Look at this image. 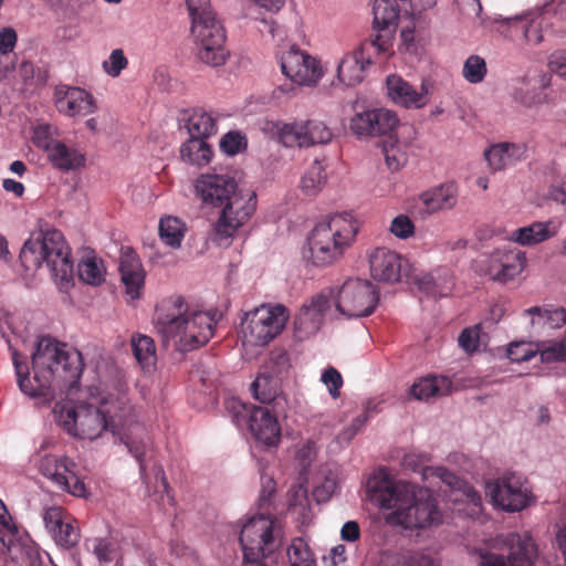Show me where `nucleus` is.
I'll use <instances>...</instances> for the list:
<instances>
[{"mask_svg": "<svg viewBox=\"0 0 566 566\" xmlns=\"http://www.w3.org/2000/svg\"><path fill=\"white\" fill-rule=\"evenodd\" d=\"M80 277L90 285H99L105 280L103 262L96 258H86L78 264Z\"/></svg>", "mask_w": 566, "mask_h": 566, "instance_id": "obj_48", "label": "nucleus"}, {"mask_svg": "<svg viewBox=\"0 0 566 566\" xmlns=\"http://www.w3.org/2000/svg\"><path fill=\"white\" fill-rule=\"evenodd\" d=\"M479 555L478 566H535L538 549L527 532L509 533L492 538L489 551Z\"/></svg>", "mask_w": 566, "mask_h": 566, "instance_id": "obj_9", "label": "nucleus"}, {"mask_svg": "<svg viewBox=\"0 0 566 566\" xmlns=\"http://www.w3.org/2000/svg\"><path fill=\"white\" fill-rule=\"evenodd\" d=\"M122 441L124 442V444L126 446L128 452L138 461L139 463V470H140V473L143 474L146 470L145 468V454H146V449H147V443L144 439L142 438H133V437H125V438H122Z\"/></svg>", "mask_w": 566, "mask_h": 566, "instance_id": "obj_62", "label": "nucleus"}, {"mask_svg": "<svg viewBox=\"0 0 566 566\" xmlns=\"http://www.w3.org/2000/svg\"><path fill=\"white\" fill-rule=\"evenodd\" d=\"M33 376L17 350L12 352L17 382L22 394L38 403L51 402L56 391L70 394L83 371L82 354L65 343L42 337L31 355Z\"/></svg>", "mask_w": 566, "mask_h": 566, "instance_id": "obj_1", "label": "nucleus"}, {"mask_svg": "<svg viewBox=\"0 0 566 566\" xmlns=\"http://www.w3.org/2000/svg\"><path fill=\"white\" fill-rule=\"evenodd\" d=\"M186 4L192 21L191 31L197 30V27L220 23L211 9L210 0H186Z\"/></svg>", "mask_w": 566, "mask_h": 566, "instance_id": "obj_46", "label": "nucleus"}, {"mask_svg": "<svg viewBox=\"0 0 566 566\" xmlns=\"http://www.w3.org/2000/svg\"><path fill=\"white\" fill-rule=\"evenodd\" d=\"M128 61L122 49H115L111 52L109 56L103 62L102 66L104 72L112 76L117 77L120 72L127 66Z\"/></svg>", "mask_w": 566, "mask_h": 566, "instance_id": "obj_59", "label": "nucleus"}, {"mask_svg": "<svg viewBox=\"0 0 566 566\" xmlns=\"http://www.w3.org/2000/svg\"><path fill=\"white\" fill-rule=\"evenodd\" d=\"M291 367L290 356L283 348H275L271 352L269 361L264 366V371H270L272 375L283 378Z\"/></svg>", "mask_w": 566, "mask_h": 566, "instance_id": "obj_54", "label": "nucleus"}, {"mask_svg": "<svg viewBox=\"0 0 566 566\" xmlns=\"http://www.w3.org/2000/svg\"><path fill=\"white\" fill-rule=\"evenodd\" d=\"M326 184L325 167L315 159L301 178L300 188L307 197L316 196Z\"/></svg>", "mask_w": 566, "mask_h": 566, "instance_id": "obj_45", "label": "nucleus"}, {"mask_svg": "<svg viewBox=\"0 0 566 566\" xmlns=\"http://www.w3.org/2000/svg\"><path fill=\"white\" fill-rule=\"evenodd\" d=\"M378 566H439V562L427 551L386 552Z\"/></svg>", "mask_w": 566, "mask_h": 566, "instance_id": "obj_32", "label": "nucleus"}, {"mask_svg": "<svg viewBox=\"0 0 566 566\" xmlns=\"http://www.w3.org/2000/svg\"><path fill=\"white\" fill-rule=\"evenodd\" d=\"M119 271L126 294L132 301L139 298L145 284V272L138 256L132 251L123 252Z\"/></svg>", "mask_w": 566, "mask_h": 566, "instance_id": "obj_26", "label": "nucleus"}, {"mask_svg": "<svg viewBox=\"0 0 566 566\" xmlns=\"http://www.w3.org/2000/svg\"><path fill=\"white\" fill-rule=\"evenodd\" d=\"M282 379L262 370L251 384L254 398L263 403L275 401L282 395Z\"/></svg>", "mask_w": 566, "mask_h": 566, "instance_id": "obj_37", "label": "nucleus"}, {"mask_svg": "<svg viewBox=\"0 0 566 566\" xmlns=\"http://www.w3.org/2000/svg\"><path fill=\"white\" fill-rule=\"evenodd\" d=\"M247 147V138L240 132L227 133L220 142L221 150L230 156L237 155L244 150Z\"/></svg>", "mask_w": 566, "mask_h": 566, "instance_id": "obj_57", "label": "nucleus"}, {"mask_svg": "<svg viewBox=\"0 0 566 566\" xmlns=\"http://www.w3.org/2000/svg\"><path fill=\"white\" fill-rule=\"evenodd\" d=\"M158 231L164 244L171 249H178L187 232V226L178 217L166 216L159 220Z\"/></svg>", "mask_w": 566, "mask_h": 566, "instance_id": "obj_40", "label": "nucleus"}, {"mask_svg": "<svg viewBox=\"0 0 566 566\" xmlns=\"http://www.w3.org/2000/svg\"><path fill=\"white\" fill-rule=\"evenodd\" d=\"M92 553L101 565L114 563L115 566H122L120 543L114 538H95L92 543Z\"/></svg>", "mask_w": 566, "mask_h": 566, "instance_id": "obj_44", "label": "nucleus"}, {"mask_svg": "<svg viewBox=\"0 0 566 566\" xmlns=\"http://www.w3.org/2000/svg\"><path fill=\"white\" fill-rule=\"evenodd\" d=\"M451 390V381L444 376H428L415 382L410 394L417 400H428L433 397L448 395Z\"/></svg>", "mask_w": 566, "mask_h": 566, "instance_id": "obj_36", "label": "nucleus"}, {"mask_svg": "<svg viewBox=\"0 0 566 566\" xmlns=\"http://www.w3.org/2000/svg\"><path fill=\"white\" fill-rule=\"evenodd\" d=\"M458 188L453 182L432 187L419 195V201L428 213L448 210L457 205Z\"/></svg>", "mask_w": 566, "mask_h": 566, "instance_id": "obj_29", "label": "nucleus"}, {"mask_svg": "<svg viewBox=\"0 0 566 566\" xmlns=\"http://www.w3.org/2000/svg\"><path fill=\"white\" fill-rule=\"evenodd\" d=\"M488 73L486 63L479 55H470L463 64L462 76L470 84L483 82Z\"/></svg>", "mask_w": 566, "mask_h": 566, "instance_id": "obj_51", "label": "nucleus"}, {"mask_svg": "<svg viewBox=\"0 0 566 566\" xmlns=\"http://www.w3.org/2000/svg\"><path fill=\"white\" fill-rule=\"evenodd\" d=\"M507 22H523L524 38L528 43L539 44L543 41V27L546 18L542 12L527 14L524 18H509Z\"/></svg>", "mask_w": 566, "mask_h": 566, "instance_id": "obj_47", "label": "nucleus"}, {"mask_svg": "<svg viewBox=\"0 0 566 566\" xmlns=\"http://www.w3.org/2000/svg\"><path fill=\"white\" fill-rule=\"evenodd\" d=\"M287 555L291 566H316L307 543L302 538H295L291 543Z\"/></svg>", "mask_w": 566, "mask_h": 566, "instance_id": "obj_50", "label": "nucleus"}, {"mask_svg": "<svg viewBox=\"0 0 566 566\" xmlns=\"http://www.w3.org/2000/svg\"><path fill=\"white\" fill-rule=\"evenodd\" d=\"M368 485L374 501L389 511L385 518L392 526L419 531L443 521V513L428 486L392 479L385 470H379Z\"/></svg>", "mask_w": 566, "mask_h": 566, "instance_id": "obj_3", "label": "nucleus"}, {"mask_svg": "<svg viewBox=\"0 0 566 566\" xmlns=\"http://www.w3.org/2000/svg\"><path fill=\"white\" fill-rule=\"evenodd\" d=\"M329 294L321 293L314 296L308 303H305L295 318V328L303 334L310 336L316 333L324 321L325 315L331 310Z\"/></svg>", "mask_w": 566, "mask_h": 566, "instance_id": "obj_23", "label": "nucleus"}, {"mask_svg": "<svg viewBox=\"0 0 566 566\" xmlns=\"http://www.w3.org/2000/svg\"><path fill=\"white\" fill-rule=\"evenodd\" d=\"M133 353L140 367L150 371L156 366V345L151 337L137 334L132 337Z\"/></svg>", "mask_w": 566, "mask_h": 566, "instance_id": "obj_42", "label": "nucleus"}, {"mask_svg": "<svg viewBox=\"0 0 566 566\" xmlns=\"http://www.w3.org/2000/svg\"><path fill=\"white\" fill-rule=\"evenodd\" d=\"M460 347L467 353H473L479 348L480 328L479 326L469 327L462 331L458 338Z\"/></svg>", "mask_w": 566, "mask_h": 566, "instance_id": "obj_63", "label": "nucleus"}, {"mask_svg": "<svg viewBox=\"0 0 566 566\" xmlns=\"http://www.w3.org/2000/svg\"><path fill=\"white\" fill-rule=\"evenodd\" d=\"M190 137L208 139L218 130L217 118L206 109L196 108L192 111L186 124Z\"/></svg>", "mask_w": 566, "mask_h": 566, "instance_id": "obj_39", "label": "nucleus"}, {"mask_svg": "<svg viewBox=\"0 0 566 566\" xmlns=\"http://www.w3.org/2000/svg\"><path fill=\"white\" fill-rule=\"evenodd\" d=\"M262 130L286 147H306L303 120L292 123L266 120L263 124Z\"/></svg>", "mask_w": 566, "mask_h": 566, "instance_id": "obj_27", "label": "nucleus"}, {"mask_svg": "<svg viewBox=\"0 0 566 566\" xmlns=\"http://www.w3.org/2000/svg\"><path fill=\"white\" fill-rule=\"evenodd\" d=\"M560 228L557 220L537 221L511 232V239L521 245H534L555 237Z\"/></svg>", "mask_w": 566, "mask_h": 566, "instance_id": "obj_30", "label": "nucleus"}, {"mask_svg": "<svg viewBox=\"0 0 566 566\" xmlns=\"http://www.w3.org/2000/svg\"><path fill=\"white\" fill-rule=\"evenodd\" d=\"M38 468L44 478L62 491L77 497L86 496L85 484L74 471L75 463L67 457L44 455L40 460Z\"/></svg>", "mask_w": 566, "mask_h": 566, "instance_id": "obj_16", "label": "nucleus"}, {"mask_svg": "<svg viewBox=\"0 0 566 566\" xmlns=\"http://www.w3.org/2000/svg\"><path fill=\"white\" fill-rule=\"evenodd\" d=\"M419 289L434 296H447L454 286L452 271L448 268H437L422 275L418 281Z\"/></svg>", "mask_w": 566, "mask_h": 566, "instance_id": "obj_34", "label": "nucleus"}, {"mask_svg": "<svg viewBox=\"0 0 566 566\" xmlns=\"http://www.w3.org/2000/svg\"><path fill=\"white\" fill-rule=\"evenodd\" d=\"M431 458L426 452L411 451L403 455L402 467L418 473L424 486L433 488L443 484L447 489L446 506L453 514L472 517L480 513L482 499L480 494L464 480L448 469L430 464Z\"/></svg>", "mask_w": 566, "mask_h": 566, "instance_id": "obj_6", "label": "nucleus"}, {"mask_svg": "<svg viewBox=\"0 0 566 566\" xmlns=\"http://www.w3.org/2000/svg\"><path fill=\"white\" fill-rule=\"evenodd\" d=\"M0 542L7 548L11 559L21 566H36L40 563L39 552L31 543L19 538L18 530L12 536L0 535Z\"/></svg>", "mask_w": 566, "mask_h": 566, "instance_id": "obj_31", "label": "nucleus"}, {"mask_svg": "<svg viewBox=\"0 0 566 566\" xmlns=\"http://www.w3.org/2000/svg\"><path fill=\"white\" fill-rule=\"evenodd\" d=\"M212 156L213 151L207 139L190 137L180 146L181 160L191 166H207Z\"/></svg>", "mask_w": 566, "mask_h": 566, "instance_id": "obj_35", "label": "nucleus"}, {"mask_svg": "<svg viewBox=\"0 0 566 566\" xmlns=\"http://www.w3.org/2000/svg\"><path fill=\"white\" fill-rule=\"evenodd\" d=\"M360 223L350 212L335 213L317 223L307 239L308 258L316 266L339 260L356 240Z\"/></svg>", "mask_w": 566, "mask_h": 566, "instance_id": "obj_8", "label": "nucleus"}, {"mask_svg": "<svg viewBox=\"0 0 566 566\" xmlns=\"http://www.w3.org/2000/svg\"><path fill=\"white\" fill-rule=\"evenodd\" d=\"M389 231L396 238L406 240L413 235L415 224L406 214H399L391 220Z\"/></svg>", "mask_w": 566, "mask_h": 566, "instance_id": "obj_61", "label": "nucleus"}, {"mask_svg": "<svg viewBox=\"0 0 566 566\" xmlns=\"http://www.w3.org/2000/svg\"><path fill=\"white\" fill-rule=\"evenodd\" d=\"M55 543L62 547L70 548L75 546L80 539V532L76 526H74L73 517L63 524L60 531L53 536Z\"/></svg>", "mask_w": 566, "mask_h": 566, "instance_id": "obj_58", "label": "nucleus"}, {"mask_svg": "<svg viewBox=\"0 0 566 566\" xmlns=\"http://www.w3.org/2000/svg\"><path fill=\"white\" fill-rule=\"evenodd\" d=\"M48 159L55 168L64 171L76 170L85 165V156L80 149L60 140L51 147Z\"/></svg>", "mask_w": 566, "mask_h": 566, "instance_id": "obj_33", "label": "nucleus"}, {"mask_svg": "<svg viewBox=\"0 0 566 566\" xmlns=\"http://www.w3.org/2000/svg\"><path fill=\"white\" fill-rule=\"evenodd\" d=\"M525 253L518 249L499 248L489 256L488 274L494 281L509 282L525 269Z\"/></svg>", "mask_w": 566, "mask_h": 566, "instance_id": "obj_22", "label": "nucleus"}, {"mask_svg": "<svg viewBox=\"0 0 566 566\" xmlns=\"http://www.w3.org/2000/svg\"><path fill=\"white\" fill-rule=\"evenodd\" d=\"M53 101L57 112L69 117L87 116L97 109L94 97L85 90L75 86H56Z\"/></svg>", "mask_w": 566, "mask_h": 566, "instance_id": "obj_20", "label": "nucleus"}, {"mask_svg": "<svg viewBox=\"0 0 566 566\" xmlns=\"http://www.w3.org/2000/svg\"><path fill=\"white\" fill-rule=\"evenodd\" d=\"M371 60L365 56V50L356 49L343 56L337 65V78L340 83L353 86L360 83Z\"/></svg>", "mask_w": 566, "mask_h": 566, "instance_id": "obj_28", "label": "nucleus"}, {"mask_svg": "<svg viewBox=\"0 0 566 566\" xmlns=\"http://www.w3.org/2000/svg\"><path fill=\"white\" fill-rule=\"evenodd\" d=\"M368 420L369 413L365 410L363 413L355 417L352 422L336 436L334 443L337 444L339 449L349 446L355 436L366 426Z\"/></svg>", "mask_w": 566, "mask_h": 566, "instance_id": "obj_52", "label": "nucleus"}, {"mask_svg": "<svg viewBox=\"0 0 566 566\" xmlns=\"http://www.w3.org/2000/svg\"><path fill=\"white\" fill-rule=\"evenodd\" d=\"M42 518L45 525V528L53 537L57 531L63 527L64 523H67L72 516L66 513L61 506H48L43 510Z\"/></svg>", "mask_w": 566, "mask_h": 566, "instance_id": "obj_53", "label": "nucleus"}, {"mask_svg": "<svg viewBox=\"0 0 566 566\" xmlns=\"http://www.w3.org/2000/svg\"><path fill=\"white\" fill-rule=\"evenodd\" d=\"M282 523L276 516L259 514L249 518L240 532L243 558H264L282 542Z\"/></svg>", "mask_w": 566, "mask_h": 566, "instance_id": "obj_11", "label": "nucleus"}, {"mask_svg": "<svg viewBox=\"0 0 566 566\" xmlns=\"http://www.w3.org/2000/svg\"><path fill=\"white\" fill-rule=\"evenodd\" d=\"M56 128L49 124H39L33 128L32 142L33 144L49 154L51 147L57 143L55 138Z\"/></svg>", "mask_w": 566, "mask_h": 566, "instance_id": "obj_55", "label": "nucleus"}, {"mask_svg": "<svg viewBox=\"0 0 566 566\" xmlns=\"http://www.w3.org/2000/svg\"><path fill=\"white\" fill-rule=\"evenodd\" d=\"M408 144L400 142L396 135H390L382 143V153L385 161L391 171H398L406 166L408 161Z\"/></svg>", "mask_w": 566, "mask_h": 566, "instance_id": "obj_43", "label": "nucleus"}, {"mask_svg": "<svg viewBox=\"0 0 566 566\" xmlns=\"http://www.w3.org/2000/svg\"><path fill=\"white\" fill-rule=\"evenodd\" d=\"M551 77L546 74L539 76V80L532 77H521L516 80L512 91L514 102L526 108L535 107L545 102L544 88L549 85Z\"/></svg>", "mask_w": 566, "mask_h": 566, "instance_id": "obj_25", "label": "nucleus"}, {"mask_svg": "<svg viewBox=\"0 0 566 566\" xmlns=\"http://www.w3.org/2000/svg\"><path fill=\"white\" fill-rule=\"evenodd\" d=\"M279 61L282 73L300 86L317 85L325 73L318 59L294 45L283 51Z\"/></svg>", "mask_w": 566, "mask_h": 566, "instance_id": "obj_15", "label": "nucleus"}, {"mask_svg": "<svg viewBox=\"0 0 566 566\" xmlns=\"http://www.w3.org/2000/svg\"><path fill=\"white\" fill-rule=\"evenodd\" d=\"M130 410L129 399L123 389L115 396L91 387L86 400L57 401L52 413L55 423L69 436L93 441L106 432H115L124 424Z\"/></svg>", "mask_w": 566, "mask_h": 566, "instance_id": "obj_2", "label": "nucleus"}, {"mask_svg": "<svg viewBox=\"0 0 566 566\" xmlns=\"http://www.w3.org/2000/svg\"><path fill=\"white\" fill-rule=\"evenodd\" d=\"M399 127L396 112L388 108H368L357 112L349 122V128L356 136L376 137L392 135Z\"/></svg>", "mask_w": 566, "mask_h": 566, "instance_id": "obj_17", "label": "nucleus"}, {"mask_svg": "<svg viewBox=\"0 0 566 566\" xmlns=\"http://www.w3.org/2000/svg\"><path fill=\"white\" fill-rule=\"evenodd\" d=\"M531 316V324L536 329H555L566 324V310L563 307H530L525 311Z\"/></svg>", "mask_w": 566, "mask_h": 566, "instance_id": "obj_38", "label": "nucleus"}, {"mask_svg": "<svg viewBox=\"0 0 566 566\" xmlns=\"http://www.w3.org/2000/svg\"><path fill=\"white\" fill-rule=\"evenodd\" d=\"M386 88L387 96L394 104L409 109H420L430 101L432 83L422 80L420 87L417 88L399 75H389Z\"/></svg>", "mask_w": 566, "mask_h": 566, "instance_id": "obj_19", "label": "nucleus"}, {"mask_svg": "<svg viewBox=\"0 0 566 566\" xmlns=\"http://www.w3.org/2000/svg\"><path fill=\"white\" fill-rule=\"evenodd\" d=\"M290 313L281 304H262L241 317L244 346L262 347L276 338L285 328Z\"/></svg>", "mask_w": 566, "mask_h": 566, "instance_id": "obj_10", "label": "nucleus"}, {"mask_svg": "<svg viewBox=\"0 0 566 566\" xmlns=\"http://www.w3.org/2000/svg\"><path fill=\"white\" fill-rule=\"evenodd\" d=\"M155 326L166 346L189 352L208 343L213 335L210 313L189 305L181 297L163 302L155 314Z\"/></svg>", "mask_w": 566, "mask_h": 566, "instance_id": "obj_5", "label": "nucleus"}, {"mask_svg": "<svg viewBox=\"0 0 566 566\" xmlns=\"http://www.w3.org/2000/svg\"><path fill=\"white\" fill-rule=\"evenodd\" d=\"M527 147L523 143H499L484 150V157L492 171H501L515 166L526 157Z\"/></svg>", "mask_w": 566, "mask_h": 566, "instance_id": "obj_24", "label": "nucleus"}, {"mask_svg": "<svg viewBox=\"0 0 566 566\" xmlns=\"http://www.w3.org/2000/svg\"><path fill=\"white\" fill-rule=\"evenodd\" d=\"M227 409L232 413L237 426L248 424L255 441L269 448L276 447L281 440V427L275 416L266 408L248 406L241 400L231 398Z\"/></svg>", "mask_w": 566, "mask_h": 566, "instance_id": "obj_13", "label": "nucleus"}, {"mask_svg": "<svg viewBox=\"0 0 566 566\" xmlns=\"http://www.w3.org/2000/svg\"><path fill=\"white\" fill-rule=\"evenodd\" d=\"M370 276L381 283L395 284L402 276V258L399 253L385 248H373L367 252Z\"/></svg>", "mask_w": 566, "mask_h": 566, "instance_id": "obj_21", "label": "nucleus"}, {"mask_svg": "<svg viewBox=\"0 0 566 566\" xmlns=\"http://www.w3.org/2000/svg\"><path fill=\"white\" fill-rule=\"evenodd\" d=\"M305 130L306 147L316 144H327L333 138L329 127L321 120H303Z\"/></svg>", "mask_w": 566, "mask_h": 566, "instance_id": "obj_49", "label": "nucleus"}, {"mask_svg": "<svg viewBox=\"0 0 566 566\" xmlns=\"http://www.w3.org/2000/svg\"><path fill=\"white\" fill-rule=\"evenodd\" d=\"M537 353H539L541 359L545 363L565 360L566 337L560 340L553 342L543 348L538 347Z\"/></svg>", "mask_w": 566, "mask_h": 566, "instance_id": "obj_60", "label": "nucleus"}, {"mask_svg": "<svg viewBox=\"0 0 566 566\" xmlns=\"http://www.w3.org/2000/svg\"><path fill=\"white\" fill-rule=\"evenodd\" d=\"M400 8L396 0H375L373 7L374 27L385 31L395 29Z\"/></svg>", "mask_w": 566, "mask_h": 566, "instance_id": "obj_41", "label": "nucleus"}, {"mask_svg": "<svg viewBox=\"0 0 566 566\" xmlns=\"http://www.w3.org/2000/svg\"><path fill=\"white\" fill-rule=\"evenodd\" d=\"M195 195L203 205L220 209L211 235L219 247H229L256 209L255 192L239 189L228 174H201L195 181Z\"/></svg>", "mask_w": 566, "mask_h": 566, "instance_id": "obj_4", "label": "nucleus"}, {"mask_svg": "<svg viewBox=\"0 0 566 566\" xmlns=\"http://www.w3.org/2000/svg\"><path fill=\"white\" fill-rule=\"evenodd\" d=\"M20 260L25 270L45 264L60 290H66L73 280L71 250L59 230L32 233L21 249Z\"/></svg>", "mask_w": 566, "mask_h": 566, "instance_id": "obj_7", "label": "nucleus"}, {"mask_svg": "<svg viewBox=\"0 0 566 566\" xmlns=\"http://www.w3.org/2000/svg\"><path fill=\"white\" fill-rule=\"evenodd\" d=\"M321 380L327 387L329 395L334 399L339 397V389L343 385V378L342 375L335 368H327L322 374Z\"/></svg>", "mask_w": 566, "mask_h": 566, "instance_id": "obj_64", "label": "nucleus"}, {"mask_svg": "<svg viewBox=\"0 0 566 566\" xmlns=\"http://www.w3.org/2000/svg\"><path fill=\"white\" fill-rule=\"evenodd\" d=\"M198 59L212 67L224 64L229 52L224 46L226 32L221 23L210 24L209 27H197L192 31Z\"/></svg>", "mask_w": 566, "mask_h": 566, "instance_id": "obj_18", "label": "nucleus"}, {"mask_svg": "<svg viewBox=\"0 0 566 566\" xmlns=\"http://www.w3.org/2000/svg\"><path fill=\"white\" fill-rule=\"evenodd\" d=\"M336 311L346 318L370 315L379 301L377 287L367 280L349 279L337 289L329 291Z\"/></svg>", "mask_w": 566, "mask_h": 566, "instance_id": "obj_12", "label": "nucleus"}, {"mask_svg": "<svg viewBox=\"0 0 566 566\" xmlns=\"http://www.w3.org/2000/svg\"><path fill=\"white\" fill-rule=\"evenodd\" d=\"M538 350V345L534 346L531 343L520 340L512 342L507 346V357L514 363L527 361L532 359Z\"/></svg>", "mask_w": 566, "mask_h": 566, "instance_id": "obj_56", "label": "nucleus"}, {"mask_svg": "<svg viewBox=\"0 0 566 566\" xmlns=\"http://www.w3.org/2000/svg\"><path fill=\"white\" fill-rule=\"evenodd\" d=\"M486 495L494 506L509 513L520 512L535 500L527 480L513 473L489 482Z\"/></svg>", "mask_w": 566, "mask_h": 566, "instance_id": "obj_14", "label": "nucleus"}]
</instances>
